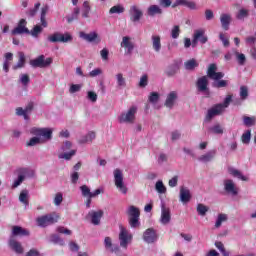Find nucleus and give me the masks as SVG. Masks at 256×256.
I'll use <instances>...</instances> for the list:
<instances>
[{"instance_id": "obj_3", "label": "nucleus", "mask_w": 256, "mask_h": 256, "mask_svg": "<svg viewBox=\"0 0 256 256\" xmlns=\"http://www.w3.org/2000/svg\"><path fill=\"white\" fill-rule=\"evenodd\" d=\"M196 89L198 93H203L206 97L211 95V90L209 89V78L207 76H201L196 81Z\"/></svg>"}, {"instance_id": "obj_21", "label": "nucleus", "mask_w": 256, "mask_h": 256, "mask_svg": "<svg viewBox=\"0 0 256 256\" xmlns=\"http://www.w3.org/2000/svg\"><path fill=\"white\" fill-rule=\"evenodd\" d=\"M119 240L120 247H123V249H127V245H129V234L127 233V229L121 227Z\"/></svg>"}, {"instance_id": "obj_18", "label": "nucleus", "mask_w": 256, "mask_h": 256, "mask_svg": "<svg viewBox=\"0 0 256 256\" xmlns=\"http://www.w3.org/2000/svg\"><path fill=\"white\" fill-rule=\"evenodd\" d=\"M216 155L217 149L209 150L205 154L199 156L198 161H200V163H211V161L215 159Z\"/></svg>"}, {"instance_id": "obj_41", "label": "nucleus", "mask_w": 256, "mask_h": 256, "mask_svg": "<svg viewBox=\"0 0 256 256\" xmlns=\"http://www.w3.org/2000/svg\"><path fill=\"white\" fill-rule=\"evenodd\" d=\"M115 13L117 15H121V13H125V7H123V5H116V6H113L112 8H110L109 14L115 15Z\"/></svg>"}, {"instance_id": "obj_42", "label": "nucleus", "mask_w": 256, "mask_h": 256, "mask_svg": "<svg viewBox=\"0 0 256 256\" xmlns=\"http://www.w3.org/2000/svg\"><path fill=\"white\" fill-rule=\"evenodd\" d=\"M40 143H44V140L39 138V136L32 137L27 143L26 147H35V145H40Z\"/></svg>"}, {"instance_id": "obj_44", "label": "nucleus", "mask_w": 256, "mask_h": 256, "mask_svg": "<svg viewBox=\"0 0 256 256\" xmlns=\"http://www.w3.org/2000/svg\"><path fill=\"white\" fill-rule=\"evenodd\" d=\"M208 131H210V133H214V135H223L224 133L223 127L220 124H215L210 127Z\"/></svg>"}, {"instance_id": "obj_15", "label": "nucleus", "mask_w": 256, "mask_h": 256, "mask_svg": "<svg viewBox=\"0 0 256 256\" xmlns=\"http://www.w3.org/2000/svg\"><path fill=\"white\" fill-rule=\"evenodd\" d=\"M223 105L216 104L214 107L208 110L207 115L205 117V121H211L213 117H217V115H221L223 113Z\"/></svg>"}, {"instance_id": "obj_25", "label": "nucleus", "mask_w": 256, "mask_h": 256, "mask_svg": "<svg viewBox=\"0 0 256 256\" xmlns=\"http://www.w3.org/2000/svg\"><path fill=\"white\" fill-rule=\"evenodd\" d=\"M180 201L184 205H186V203H189V201H191V191L189 189L185 187L180 188Z\"/></svg>"}, {"instance_id": "obj_10", "label": "nucleus", "mask_w": 256, "mask_h": 256, "mask_svg": "<svg viewBox=\"0 0 256 256\" xmlns=\"http://www.w3.org/2000/svg\"><path fill=\"white\" fill-rule=\"evenodd\" d=\"M207 77L213 81H219L225 77V73L217 72V64H210L207 70Z\"/></svg>"}, {"instance_id": "obj_49", "label": "nucleus", "mask_w": 256, "mask_h": 256, "mask_svg": "<svg viewBox=\"0 0 256 256\" xmlns=\"http://www.w3.org/2000/svg\"><path fill=\"white\" fill-rule=\"evenodd\" d=\"M235 57L237 60L238 65H245V63H247V57H245V54L243 53H239V52H235Z\"/></svg>"}, {"instance_id": "obj_48", "label": "nucleus", "mask_w": 256, "mask_h": 256, "mask_svg": "<svg viewBox=\"0 0 256 256\" xmlns=\"http://www.w3.org/2000/svg\"><path fill=\"white\" fill-rule=\"evenodd\" d=\"M247 17H249V10L245 8L240 9L236 15V19L239 21H243V19H247Z\"/></svg>"}, {"instance_id": "obj_14", "label": "nucleus", "mask_w": 256, "mask_h": 256, "mask_svg": "<svg viewBox=\"0 0 256 256\" xmlns=\"http://www.w3.org/2000/svg\"><path fill=\"white\" fill-rule=\"evenodd\" d=\"M142 239L145 243L148 244L155 243V241L158 239L157 231H155L153 228L146 229L143 233Z\"/></svg>"}, {"instance_id": "obj_16", "label": "nucleus", "mask_w": 256, "mask_h": 256, "mask_svg": "<svg viewBox=\"0 0 256 256\" xmlns=\"http://www.w3.org/2000/svg\"><path fill=\"white\" fill-rule=\"evenodd\" d=\"M175 7H187L188 9L195 11L197 9V4L189 0H176L172 4V8L175 9Z\"/></svg>"}, {"instance_id": "obj_61", "label": "nucleus", "mask_w": 256, "mask_h": 256, "mask_svg": "<svg viewBox=\"0 0 256 256\" xmlns=\"http://www.w3.org/2000/svg\"><path fill=\"white\" fill-rule=\"evenodd\" d=\"M63 203V194L61 192H58L54 197V204L59 207Z\"/></svg>"}, {"instance_id": "obj_11", "label": "nucleus", "mask_w": 256, "mask_h": 256, "mask_svg": "<svg viewBox=\"0 0 256 256\" xmlns=\"http://www.w3.org/2000/svg\"><path fill=\"white\" fill-rule=\"evenodd\" d=\"M29 28H27V20L21 19L17 26L11 31V35H28Z\"/></svg>"}, {"instance_id": "obj_37", "label": "nucleus", "mask_w": 256, "mask_h": 256, "mask_svg": "<svg viewBox=\"0 0 256 256\" xmlns=\"http://www.w3.org/2000/svg\"><path fill=\"white\" fill-rule=\"evenodd\" d=\"M32 109H33L32 104L28 105L25 110L21 107H18L16 109V115H18L19 117H24V119H27V112L31 111Z\"/></svg>"}, {"instance_id": "obj_24", "label": "nucleus", "mask_w": 256, "mask_h": 256, "mask_svg": "<svg viewBox=\"0 0 256 256\" xmlns=\"http://www.w3.org/2000/svg\"><path fill=\"white\" fill-rule=\"evenodd\" d=\"M177 92L175 91H172L170 92L167 97H166V100H165V107H167L168 109H171L172 107H175V101H177Z\"/></svg>"}, {"instance_id": "obj_64", "label": "nucleus", "mask_w": 256, "mask_h": 256, "mask_svg": "<svg viewBox=\"0 0 256 256\" xmlns=\"http://www.w3.org/2000/svg\"><path fill=\"white\" fill-rule=\"evenodd\" d=\"M25 256H41V252L35 248H32L26 253Z\"/></svg>"}, {"instance_id": "obj_34", "label": "nucleus", "mask_w": 256, "mask_h": 256, "mask_svg": "<svg viewBox=\"0 0 256 256\" xmlns=\"http://www.w3.org/2000/svg\"><path fill=\"white\" fill-rule=\"evenodd\" d=\"M19 201L26 207L29 205V190L24 189L20 192Z\"/></svg>"}, {"instance_id": "obj_60", "label": "nucleus", "mask_w": 256, "mask_h": 256, "mask_svg": "<svg viewBox=\"0 0 256 256\" xmlns=\"http://www.w3.org/2000/svg\"><path fill=\"white\" fill-rule=\"evenodd\" d=\"M80 190L83 197H91V189H89L87 185H82Z\"/></svg>"}, {"instance_id": "obj_52", "label": "nucleus", "mask_w": 256, "mask_h": 256, "mask_svg": "<svg viewBox=\"0 0 256 256\" xmlns=\"http://www.w3.org/2000/svg\"><path fill=\"white\" fill-rule=\"evenodd\" d=\"M243 123L246 127H253L256 123V118L255 117H249V116H244L243 117Z\"/></svg>"}, {"instance_id": "obj_56", "label": "nucleus", "mask_w": 256, "mask_h": 256, "mask_svg": "<svg viewBox=\"0 0 256 256\" xmlns=\"http://www.w3.org/2000/svg\"><path fill=\"white\" fill-rule=\"evenodd\" d=\"M240 97H241L242 101H245V99H247V97H249V88H247V86L240 87Z\"/></svg>"}, {"instance_id": "obj_8", "label": "nucleus", "mask_w": 256, "mask_h": 256, "mask_svg": "<svg viewBox=\"0 0 256 256\" xmlns=\"http://www.w3.org/2000/svg\"><path fill=\"white\" fill-rule=\"evenodd\" d=\"M48 41L50 43H69L73 41V36L69 33L61 34L59 32H55L53 35L48 37Z\"/></svg>"}, {"instance_id": "obj_28", "label": "nucleus", "mask_w": 256, "mask_h": 256, "mask_svg": "<svg viewBox=\"0 0 256 256\" xmlns=\"http://www.w3.org/2000/svg\"><path fill=\"white\" fill-rule=\"evenodd\" d=\"M116 79V89L121 90L127 87V79L123 77V73H117L115 75Z\"/></svg>"}, {"instance_id": "obj_29", "label": "nucleus", "mask_w": 256, "mask_h": 256, "mask_svg": "<svg viewBox=\"0 0 256 256\" xmlns=\"http://www.w3.org/2000/svg\"><path fill=\"white\" fill-rule=\"evenodd\" d=\"M9 246L12 251H15V253H23V246L14 238H10L9 240Z\"/></svg>"}, {"instance_id": "obj_27", "label": "nucleus", "mask_w": 256, "mask_h": 256, "mask_svg": "<svg viewBox=\"0 0 256 256\" xmlns=\"http://www.w3.org/2000/svg\"><path fill=\"white\" fill-rule=\"evenodd\" d=\"M146 14L148 17H155V15H163V9L159 7V5H150L147 10Z\"/></svg>"}, {"instance_id": "obj_2", "label": "nucleus", "mask_w": 256, "mask_h": 256, "mask_svg": "<svg viewBox=\"0 0 256 256\" xmlns=\"http://www.w3.org/2000/svg\"><path fill=\"white\" fill-rule=\"evenodd\" d=\"M31 135H35V137H43L41 138L42 141H51L53 139V130L51 128H31L30 130Z\"/></svg>"}, {"instance_id": "obj_7", "label": "nucleus", "mask_w": 256, "mask_h": 256, "mask_svg": "<svg viewBox=\"0 0 256 256\" xmlns=\"http://www.w3.org/2000/svg\"><path fill=\"white\" fill-rule=\"evenodd\" d=\"M223 186L226 195H230L231 197H237V195H239V188L233 180L225 179L223 181Z\"/></svg>"}, {"instance_id": "obj_36", "label": "nucleus", "mask_w": 256, "mask_h": 256, "mask_svg": "<svg viewBox=\"0 0 256 256\" xmlns=\"http://www.w3.org/2000/svg\"><path fill=\"white\" fill-rule=\"evenodd\" d=\"M25 67V53L19 52V59L16 65L13 66L14 71L17 69H23Z\"/></svg>"}, {"instance_id": "obj_5", "label": "nucleus", "mask_w": 256, "mask_h": 256, "mask_svg": "<svg viewBox=\"0 0 256 256\" xmlns=\"http://www.w3.org/2000/svg\"><path fill=\"white\" fill-rule=\"evenodd\" d=\"M135 115H137V106H132L127 112L122 113L118 117L119 123H133L135 121Z\"/></svg>"}, {"instance_id": "obj_1", "label": "nucleus", "mask_w": 256, "mask_h": 256, "mask_svg": "<svg viewBox=\"0 0 256 256\" xmlns=\"http://www.w3.org/2000/svg\"><path fill=\"white\" fill-rule=\"evenodd\" d=\"M127 215L129 216L130 227H132V229H137V227L141 225V222H139V217L141 215L139 208L130 206L127 210Z\"/></svg>"}, {"instance_id": "obj_4", "label": "nucleus", "mask_w": 256, "mask_h": 256, "mask_svg": "<svg viewBox=\"0 0 256 256\" xmlns=\"http://www.w3.org/2000/svg\"><path fill=\"white\" fill-rule=\"evenodd\" d=\"M114 183L116 185V188L120 191V193H123V195H127V186H125V183L123 182V171L121 169H115L114 170Z\"/></svg>"}, {"instance_id": "obj_26", "label": "nucleus", "mask_w": 256, "mask_h": 256, "mask_svg": "<svg viewBox=\"0 0 256 256\" xmlns=\"http://www.w3.org/2000/svg\"><path fill=\"white\" fill-rule=\"evenodd\" d=\"M231 21H232L231 14H226V13L221 14L220 22L222 25V29H224V31H229V25H231Z\"/></svg>"}, {"instance_id": "obj_13", "label": "nucleus", "mask_w": 256, "mask_h": 256, "mask_svg": "<svg viewBox=\"0 0 256 256\" xmlns=\"http://www.w3.org/2000/svg\"><path fill=\"white\" fill-rule=\"evenodd\" d=\"M161 225H169L171 223V210L165 207V202H161Z\"/></svg>"}, {"instance_id": "obj_6", "label": "nucleus", "mask_w": 256, "mask_h": 256, "mask_svg": "<svg viewBox=\"0 0 256 256\" xmlns=\"http://www.w3.org/2000/svg\"><path fill=\"white\" fill-rule=\"evenodd\" d=\"M59 221V216L56 214H47L37 218L39 227H49V225H55Z\"/></svg>"}, {"instance_id": "obj_12", "label": "nucleus", "mask_w": 256, "mask_h": 256, "mask_svg": "<svg viewBox=\"0 0 256 256\" xmlns=\"http://www.w3.org/2000/svg\"><path fill=\"white\" fill-rule=\"evenodd\" d=\"M130 21L132 23H139L141 19H143V10L139 9V7L133 5L129 10Z\"/></svg>"}, {"instance_id": "obj_51", "label": "nucleus", "mask_w": 256, "mask_h": 256, "mask_svg": "<svg viewBox=\"0 0 256 256\" xmlns=\"http://www.w3.org/2000/svg\"><path fill=\"white\" fill-rule=\"evenodd\" d=\"M41 7V3H36L34 5V8H30L27 12L26 15L27 17H35L37 15V11H39V8Z\"/></svg>"}, {"instance_id": "obj_55", "label": "nucleus", "mask_w": 256, "mask_h": 256, "mask_svg": "<svg viewBox=\"0 0 256 256\" xmlns=\"http://www.w3.org/2000/svg\"><path fill=\"white\" fill-rule=\"evenodd\" d=\"M20 175L23 176L24 179H25V177L31 178V177L35 176V172L33 170L28 169V168H24V169L20 170Z\"/></svg>"}, {"instance_id": "obj_33", "label": "nucleus", "mask_w": 256, "mask_h": 256, "mask_svg": "<svg viewBox=\"0 0 256 256\" xmlns=\"http://www.w3.org/2000/svg\"><path fill=\"white\" fill-rule=\"evenodd\" d=\"M95 139V132H89L88 134L82 136L79 140L78 143L80 145H84V143H91Z\"/></svg>"}, {"instance_id": "obj_53", "label": "nucleus", "mask_w": 256, "mask_h": 256, "mask_svg": "<svg viewBox=\"0 0 256 256\" xmlns=\"http://www.w3.org/2000/svg\"><path fill=\"white\" fill-rule=\"evenodd\" d=\"M225 221H227V214H219L215 223L216 229H219Z\"/></svg>"}, {"instance_id": "obj_20", "label": "nucleus", "mask_w": 256, "mask_h": 256, "mask_svg": "<svg viewBox=\"0 0 256 256\" xmlns=\"http://www.w3.org/2000/svg\"><path fill=\"white\" fill-rule=\"evenodd\" d=\"M88 217H91L92 225H99L101 223V218L103 217V210L90 211Z\"/></svg>"}, {"instance_id": "obj_9", "label": "nucleus", "mask_w": 256, "mask_h": 256, "mask_svg": "<svg viewBox=\"0 0 256 256\" xmlns=\"http://www.w3.org/2000/svg\"><path fill=\"white\" fill-rule=\"evenodd\" d=\"M51 63H53V59L47 58L45 60V55H40L38 58L30 61L31 67H34V68L40 67V69L49 67V65H51Z\"/></svg>"}, {"instance_id": "obj_45", "label": "nucleus", "mask_w": 256, "mask_h": 256, "mask_svg": "<svg viewBox=\"0 0 256 256\" xmlns=\"http://www.w3.org/2000/svg\"><path fill=\"white\" fill-rule=\"evenodd\" d=\"M155 189L157 193H160V194L167 193V187H165V184H163V180H158L156 182Z\"/></svg>"}, {"instance_id": "obj_63", "label": "nucleus", "mask_w": 256, "mask_h": 256, "mask_svg": "<svg viewBox=\"0 0 256 256\" xmlns=\"http://www.w3.org/2000/svg\"><path fill=\"white\" fill-rule=\"evenodd\" d=\"M81 84H72L69 89V93H79L81 91Z\"/></svg>"}, {"instance_id": "obj_50", "label": "nucleus", "mask_w": 256, "mask_h": 256, "mask_svg": "<svg viewBox=\"0 0 256 256\" xmlns=\"http://www.w3.org/2000/svg\"><path fill=\"white\" fill-rule=\"evenodd\" d=\"M50 241L52 243H54L55 245H61V247H63V245H65V241L62 238H60V236L57 234L52 235L50 237Z\"/></svg>"}, {"instance_id": "obj_62", "label": "nucleus", "mask_w": 256, "mask_h": 256, "mask_svg": "<svg viewBox=\"0 0 256 256\" xmlns=\"http://www.w3.org/2000/svg\"><path fill=\"white\" fill-rule=\"evenodd\" d=\"M100 56L103 61H109V49L103 48L100 51Z\"/></svg>"}, {"instance_id": "obj_39", "label": "nucleus", "mask_w": 256, "mask_h": 256, "mask_svg": "<svg viewBox=\"0 0 256 256\" xmlns=\"http://www.w3.org/2000/svg\"><path fill=\"white\" fill-rule=\"evenodd\" d=\"M79 13H81V10L79 7H75L71 16H67V22L73 23V21H77V19H79Z\"/></svg>"}, {"instance_id": "obj_40", "label": "nucleus", "mask_w": 256, "mask_h": 256, "mask_svg": "<svg viewBox=\"0 0 256 256\" xmlns=\"http://www.w3.org/2000/svg\"><path fill=\"white\" fill-rule=\"evenodd\" d=\"M196 211L198 215H201V217H205V215H207V213L209 212V207L205 206V204L199 203L196 207Z\"/></svg>"}, {"instance_id": "obj_19", "label": "nucleus", "mask_w": 256, "mask_h": 256, "mask_svg": "<svg viewBox=\"0 0 256 256\" xmlns=\"http://www.w3.org/2000/svg\"><path fill=\"white\" fill-rule=\"evenodd\" d=\"M29 230L21 227V226H13L12 227V237H29Z\"/></svg>"}, {"instance_id": "obj_30", "label": "nucleus", "mask_w": 256, "mask_h": 256, "mask_svg": "<svg viewBox=\"0 0 256 256\" xmlns=\"http://www.w3.org/2000/svg\"><path fill=\"white\" fill-rule=\"evenodd\" d=\"M152 47L156 53L161 51V36L159 35H152Z\"/></svg>"}, {"instance_id": "obj_35", "label": "nucleus", "mask_w": 256, "mask_h": 256, "mask_svg": "<svg viewBox=\"0 0 256 256\" xmlns=\"http://www.w3.org/2000/svg\"><path fill=\"white\" fill-rule=\"evenodd\" d=\"M194 35H200L198 37V41L200 43H202V45H205V43H207V41H209V38L207 37V35H205V30H203V29L195 30Z\"/></svg>"}, {"instance_id": "obj_47", "label": "nucleus", "mask_w": 256, "mask_h": 256, "mask_svg": "<svg viewBox=\"0 0 256 256\" xmlns=\"http://www.w3.org/2000/svg\"><path fill=\"white\" fill-rule=\"evenodd\" d=\"M89 13H91V6L87 1L83 3V8H82V17L84 19L89 18Z\"/></svg>"}, {"instance_id": "obj_22", "label": "nucleus", "mask_w": 256, "mask_h": 256, "mask_svg": "<svg viewBox=\"0 0 256 256\" xmlns=\"http://www.w3.org/2000/svg\"><path fill=\"white\" fill-rule=\"evenodd\" d=\"M179 63L174 62L172 64H169L167 66V68L165 69V75L167 77H175V75H177V73H179Z\"/></svg>"}, {"instance_id": "obj_54", "label": "nucleus", "mask_w": 256, "mask_h": 256, "mask_svg": "<svg viewBox=\"0 0 256 256\" xmlns=\"http://www.w3.org/2000/svg\"><path fill=\"white\" fill-rule=\"evenodd\" d=\"M241 139L244 145H249V143H251V130H247L244 134H242Z\"/></svg>"}, {"instance_id": "obj_57", "label": "nucleus", "mask_w": 256, "mask_h": 256, "mask_svg": "<svg viewBox=\"0 0 256 256\" xmlns=\"http://www.w3.org/2000/svg\"><path fill=\"white\" fill-rule=\"evenodd\" d=\"M180 34H181V29L179 28V25H175L171 30L172 39H178Z\"/></svg>"}, {"instance_id": "obj_17", "label": "nucleus", "mask_w": 256, "mask_h": 256, "mask_svg": "<svg viewBox=\"0 0 256 256\" xmlns=\"http://www.w3.org/2000/svg\"><path fill=\"white\" fill-rule=\"evenodd\" d=\"M131 38L129 36H125L122 38L121 47L126 49L125 55H132L133 50L135 49V45L130 41Z\"/></svg>"}, {"instance_id": "obj_31", "label": "nucleus", "mask_w": 256, "mask_h": 256, "mask_svg": "<svg viewBox=\"0 0 256 256\" xmlns=\"http://www.w3.org/2000/svg\"><path fill=\"white\" fill-rule=\"evenodd\" d=\"M80 37H81V39H84V41L93 43V41H95V39H97V37H99V35L97 34V32H90L88 34L85 32H80Z\"/></svg>"}, {"instance_id": "obj_23", "label": "nucleus", "mask_w": 256, "mask_h": 256, "mask_svg": "<svg viewBox=\"0 0 256 256\" xmlns=\"http://www.w3.org/2000/svg\"><path fill=\"white\" fill-rule=\"evenodd\" d=\"M228 173L229 175H232V177H236V179H240V181H249V178L247 176H244L241 171H239L237 168L233 166L228 167Z\"/></svg>"}, {"instance_id": "obj_58", "label": "nucleus", "mask_w": 256, "mask_h": 256, "mask_svg": "<svg viewBox=\"0 0 256 256\" xmlns=\"http://www.w3.org/2000/svg\"><path fill=\"white\" fill-rule=\"evenodd\" d=\"M233 97L231 95L226 96V98L224 99L223 103H220L218 105H222V110L225 111V109H227V107H229V105H231V101H232Z\"/></svg>"}, {"instance_id": "obj_43", "label": "nucleus", "mask_w": 256, "mask_h": 256, "mask_svg": "<svg viewBox=\"0 0 256 256\" xmlns=\"http://www.w3.org/2000/svg\"><path fill=\"white\" fill-rule=\"evenodd\" d=\"M228 85H229V81L221 80V79L215 80L212 83V87H215L216 89H223V87H227Z\"/></svg>"}, {"instance_id": "obj_46", "label": "nucleus", "mask_w": 256, "mask_h": 256, "mask_svg": "<svg viewBox=\"0 0 256 256\" xmlns=\"http://www.w3.org/2000/svg\"><path fill=\"white\" fill-rule=\"evenodd\" d=\"M77 150H71L70 152H64L62 154L58 155L59 159H65L66 161H70V159L72 157H74V155H76Z\"/></svg>"}, {"instance_id": "obj_38", "label": "nucleus", "mask_w": 256, "mask_h": 256, "mask_svg": "<svg viewBox=\"0 0 256 256\" xmlns=\"http://www.w3.org/2000/svg\"><path fill=\"white\" fill-rule=\"evenodd\" d=\"M184 67L186 71H193L196 67H199V63L195 59H190L184 63Z\"/></svg>"}, {"instance_id": "obj_59", "label": "nucleus", "mask_w": 256, "mask_h": 256, "mask_svg": "<svg viewBox=\"0 0 256 256\" xmlns=\"http://www.w3.org/2000/svg\"><path fill=\"white\" fill-rule=\"evenodd\" d=\"M149 103L155 104L159 101V94L157 92H151L148 98Z\"/></svg>"}, {"instance_id": "obj_32", "label": "nucleus", "mask_w": 256, "mask_h": 256, "mask_svg": "<svg viewBox=\"0 0 256 256\" xmlns=\"http://www.w3.org/2000/svg\"><path fill=\"white\" fill-rule=\"evenodd\" d=\"M43 33V26L35 25L31 30H29L28 35H31L34 39H39V36Z\"/></svg>"}]
</instances>
